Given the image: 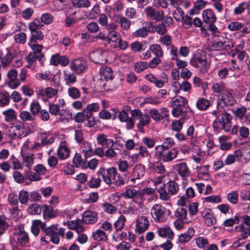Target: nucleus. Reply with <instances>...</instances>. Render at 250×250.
Returning a JSON list of instances; mask_svg holds the SVG:
<instances>
[{
    "label": "nucleus",
    "instance_id": "e433bc0d",
    "mask_svg": "<svg viewBox=\"0 0 250 250\" xmlns=\"http://www.w3.org/2000/svg\"><path fill=\"white\" fill-rule=\"evenodd\" d=\"M59 115L61 122H68L72 118V114L68 110L62 109L60 110Z\"/></svg>",
    "mask_w": 250,
    "mask_h": 250
},
{
    "label": "nucleus",
    "instance_id": "bf43d9fd",
    "mask_svg": "<svg viewBox=\"0 0 250 250\" xmlns=\"http://www.w3.org/2000/svg\"><path fill=\"white\" fill-rule=\"evenodd\" d=\"M173 18L177 21H180L182 19H184V12L183 9L180 7H177L173 13Z\"/></svg>",
    "mask_w": 250,
    "mask_h": 250
},
{
    "label": "nucleus",
    "instance_id": "c9c22d12",
    "mask_svg": "<svg viewBox=\"0 0 250 250\" xmlns=\"http://www.w3.org/2000/svg\"><path fill=\"white\" fill-rule=\"evenodd\" d=\"M70 150L66 146H60L57 151V154L59 158L62 159H66L69 155Z\"/></svg>",
    "mask_w": 250,
    "mask_h": 250
},
{
    "label": "nucleus",
    "instance_id": "20e7f679",
    "mask_svg": "<svg viewBox=\"0 0 250 250\" xmlns=\"http://www.w3.org/2000/svg\"><path fill=\"white\" fill-rule=\"evenodd\" d=\"M179 190L178 185L174 181H171L158 189L160 197L162 200H167L171 195L176 194Z\"/></svg>",
    "mask_w": 250,
    "mask_h": 250
},
{
    "label": "nucleus",
    "instance_id": "7c9ffc66",
    "mask_svg": "<svg viewBox=\"0 0 250 250\" xmlns=\"http://www.w3.org/2000/svg\"><path fill=\"white\" fill-rule=\"evenodd\" d=\"M92 237L95 240L98 241H105L107 239V236L105 232L98 229L95 232L93 233Z\"/></svg>",
    "mask_w": 250,
    "mask_h": 250
},
{
    "label": "nucleus",
    "instance_id": "052dcab7",
    "mask_svg": "<svg viewBox=\"0 0 250 250\" xmlns=\"http://www.w3.org/2000/svg\"><path fill=\"white\" fill-rule=\"evenodd\" d=\"M119 20L121 27L123 29L127 30L129 28L131 24V21L121 16L119 17Z\"/></svg>",
    "mask_w": 250,
    "mask_h": 250
},
{
    "label": "nucleus",
    "instance_id": "473e14b6",
    "mask_svg": "<svg viewBox=\"0 0 250 250\" xmlns=\"http://www.w3.org/2000/svg\"><path fill=\"white\" fill-rule=\"evenodd\" d=\"M145 173L144 167L142 165H136L133 169V175L137 179L143 177Z\"/></svg>",
    "mask_w": 250,
    "mask_h": 250
},
{
    "label": "nucleus",
    "instance_id": "8fccbe9b",
    "mask_svg": "<svg viewBox=\"0 0 250 250\" xmlns=\"http://www.w3.org/2000/svg\"><path fill=\"white\" fill-rule=\"evenodd\" d=\"M58 90L51 87H47L45 89V101L47 99L51 98L55 96L58 93Z\"/></svg>",
    "mask_w": 250,
    "mask_h": 250
},
{
    "label": "nucleus",
    "instance_id": "3c124183",
    "mask_svg": "<svg viewBox=\"0 0 250 250\" xmlns=\"http://www.w3.org/2000/svg\"><path fill=\"white\" fill-rule=\"evenodd\" d=\"M174 144V140L171 138H167L162 145L157 146H160V150L168 149Z\"/></svg>",
    "mask_w": 250,
    "mask_h": 250
},
{
    "label": "nucleus",
    "instance_id": "774afa93",
    "mask_svg": "<svg viewBox=\"0 0 250 250\" xmlns=\"http://www.w3.org/2000/svg\"><path fill=\"white\" fill-rule=\"evenodd\" d=\"M248 6V3L245 2H241L234 9V13L237 15H240L244 12Z\"/></svg>",
    "mask_w": 250,
    "mask_h": 250
},
{
    "label": "nucleus",
    "instance_id": "4468645a",
    "mask_svg": "<svg viewBox=\"0 0 250 250\" xmlns=\"http://www.w3.org/2000/svg\"><path fill=\"white\" fill-rule=\"evenodd\" d=\"M98 219V213L94 211L87 210L83 214V221L85 224H92L96 223Z\"/></svg>",
    "mask_w": 250,
    "mask_h": 250
},
{
    "label": "nucleus",
    "instance_id": "58836bf2",
    "mask_svg": "<svg viewBox=\"0 0 250 250\" xmlns=\"http://www.w3.org/2000/svg\"><path fill=\"white\" fill-rule=\"evenodd\" d=\"M19 116L23 122L34 121L36 120V118L27 111H21L20 113Z\"/></svg>",
    "mask_w": 250,
    "mask_h": 250
},
{
    "label": "nucleus",
    "instance_id": "a19ab883",
    "mask_svg": "<svg viewBox=\"0 0 250 250\" xmlns=\"http://www.w3.org/2000/svg\"><path fill=\"white\" fill-rule=\"evenodd\" d=\"M2 114L5 116V120L7 122L16 119L17 117L15 111L12 108L4 111Z\"/></svg>",
    "mask_w": 250,
    "mask_h": 250
},
{
    "label": "nucleus",
    "instance_id": "a878e982",
    "mask_svg": "<svg viewBox=\"0 0 250 250\" xmlns=\"http://www.w3.org/2000/svg\"><path fill=\"white\" fill-rule=\"evenodd\" d=\"M194 234V229L190 228L188 231L179 235V240L181 243H186L189 241Z\"/></svg>",
    "mask_w": 250,
    "mask_h": 250
},
{
    "label": "nucleus",
    "instance_id": "864d4df0",
    "mask_svg": "<svg viewBox=\"0 0 250 250\" xmlns=\"http://www.w3.org/2000/svg\"><path fill=\"white\" fill-rule=\"evenodd\" d=\"M53 16L50 13H48L43 14L41 18V22L45 24H50L53 21Z\"/></svg>",
    "mask_w": 250,
    "mask_h": 250
},
{
    "label": "nucleus",
    "instance_id": "6e6d98bb",
    "mask_svg": "<svg viewBox=\"0 0 250 250\" xmlns=\"http://www.w3.org/2000/svg\"><path fill=\"white\" fill-rule=\"evenodd\" d=\"M42 26L43 24L38 20H36L35 21L31 22L28 24V28L30 31L38 30Z\"/></svg>",
    "mask_w": 250,
    "mask_h": 250
},
{
    "label": "nucleus",
    "instance_id": "1a4fd4ad",
    "mask_svg": "<svg viewBox=\"0 0 250 250\" xmlns=\"http://www.w3.org/2000/svg\"><path fill=\"white\" fill-rule=\"evenodd\" d=\"M146 16L153 20L161 21L164 19V11H156L151 6H147L145 10Z\"/></svg>",
    "mask_w": 250,
    "mask_h": 250
},
{
    "label": "nucleus",
    "instance_id": "ea45409f",
    "mask_svg": "<svg viewBox=\"0 0 250 250\" xmlns=\"http://www.w3.org/2000/svg\"><path fill=\"white\" fill-rule=\"evenodd\" d=\"M150 122V116L147 114H142L139 119V122L137 124V127L140 128L148 125Z\"/></svg>",
    "mask_w": 250,
    "mask_h": 250
},
{
    "label": "nucleus",
    "instance_id": "4be33fe9",
    "mask_svg": "<svg viewBox=\"0 0 250 250\" xmlns=\"http://www.w3.org/2000/svg\"><path fill=\"white\" fill-rule=\"evenodd\" d=\"M187 104L188 101L186 99L181 96H178L176 97L173 98L170 102L171 106L181 108H183L185 105Z\"/></svg>",
    "mask_w": 250,
    "mask_h": 250
},
{
    "label": "nucleus",
    "instance_id": "79ce46f5",
    "mask_svg": "<svg viewBox=\"0 0 250 250\" xmlns=\"http://www.w3.org/2000/svg\"><path fill=\"white\" fill-rule=\"evenodd\" d=\"M6 218L4 215L0 216V236L5 232V230L9 227L8 222L6 221Z\"/></svg>",
    "mask_w": 250,
    "mask_h": 250
},
{
    "label": "nucleus",
    "instance_id": "5fc2aeb1",
    "mask_svg": "<svg viewBox=\"0 0 250 250\" xmlns=\"http://www.w3.org/2000/svg\"><path fill=\"white\" fill-rule=\"evenodd\" d=\"M97 141L98 144L103 146L106 145V147H108L110 145V143H108L106 135L104 134H99L97 136Z\"/></svg>",
    "mask_w": 250,
    "mask_h": 250
},
{
    "label": "nucleus",
    "instance_id": "2f4dec72",
    "mask_svg": "<svg viewBox=\"0 0 250 250\" xmlns=\"http://www.w3.org/2000/svg\"><path fill=\"white\" fill-rule=\"evenodd\" d=\"M146 44V42L144 41L139 42L136 41L133 42L130 44L131 49L134 52H141L146 49V46H145Z\"/></svg>",
    "mask_w": 250,
    "mask_h": 250
},
{
    "label": "nucleus",
    "instance_id": "9d476101",
    "mask_svg": "<svg viewBox=\"0 0 250 250\" xmlns=\"http://www.w3.org/2000/svg\"><path fill=\"white\" fill-rule=\"evenodd\" d=\"M70 67L76 73H81L83 72L86 68V62L82 58H78L71 62Z\"/></svg>",
    "mask_w": 250,
    "mask_h": 250
},
{
    "label": "nucleus",
    "instance_id": "b1692460",
    "mask_svg": "<svg viewBox=\"0 0 250 250\" xmlns=\"http://www.w3.org/2000/svg\"><path fill=\"white\" fill-rule=\"evenodd\" d=\"M99 108V104L97 103L88 104L87 106L83 109L84 112L86 113V117H90L93 115V112L98 111Z\"/></svg>",
    "mask_w": 250,
    "mask_h": 250
},
{
    "label": "nucleus",
    "instance_id": "49530a36",
    "mask_svg": "<svg viewBox=\"0 0 250 250\" xmlns=\"http://www.w3.org/2000/svg\"><path fill=\"white\" fill-rule=\"evenodd\" d=\"M41 110V106L39 103L33 101L30 104V111L32 115L35 117L38 115Z\"/></svg>",
    "mask_w": 250,
    "mask_h": 250
},
{
    "label": "nucleus",
    "instance_id": "cd10ccee",
    "mask_svg": "<svg viewBox=\"0 0 250 250\" xmlns=\"http://www.w3.org/2000/svg\"><path fill=\"white\" fill-rule=\"evenodd\" d=\"M64 81L67 85L74 83L76 81V76L74 73L70 72L67 70L64 71Z\"/></svg>",
    "mask_w": 250,
    "mask_h": 250
},
{
    "label": "nucleus",
    "instance_id": "37998d69",
    "mask_svg": "<svg viewBox=\"0 0 250 250\" xmlns=\"http://www.w3.org/2000/svg\"><path fill=\"white\" fill-rule=\"evenodd\" d=\"M10 97L8 93H0V107L7 105L10 102Z\"/></svg>",
    "mask_w": 250,
    "mask_h": 250
},
{
    "label": "nucleus",
    "instance_id": "7ed1b4c3",
    "mask_svg": "<svg viewBox=\"0 0 250 250\" xmlns=\"http://www.w3.org/2000/svg\"><path fill=\"white\" fill-rule=\"evenodd\" d=\"M58 224H55L49 227H47L46 224L43 230L44 235H42L41 240V241L48 244L49 241H51L55 244H58L60 242V237L57 235V230Z\"/></svg>",
    "mask_w": 250,
    "mask_h": 250
},
{
    "label": "nucleus",
    "instance_id": "ddd939ff",
    "mask_svg": "<svg viewBox=\"0 0 250 250\" xmlns=\"http://www.w3.org/2000/svg\"><path fill=\"white\" fill-rule=\"evenodd\" d=\"M42 208H44L42 210V215L45 220H49L58 216L57 210L54 209L52 206L45 205Z\"/></svg>",
    "mask_w": 250,
    "mask_h": 250
},
{
    "label": "nucleus",
    "instance_id": "f704fd0d",
    "mask_svg": "<svg viewBox=\"0 0 250 250\" xmlns=\"http://www.w3.org/2000/svg\"><path fill=\"white\" fill-rule=\"evenodd\" d=\"M31 36L29 42H36L37 40L41 41L43 39L44 36L40 30L30 31Z\"/></svg>",
    "mask_w": 250,
    "mask_h": 250
},
{
    "label": "nucleus",
    "instance_id": "0e129e2a",
    "mask_svg": "<svg viewBox=\"0 0 250 250\" xmlns=\"http://www.w3.org/2000/svg\"><path fill=\"white\" fill-rule=\"evenodd\" d=\"M29 193L25 190H21L19 193V200L21 204H26L27 200L29 199Z\"/></svg>",
    "mask_w": 250,
    "mask_h": 250
},
{
    "label": "nucleus",
    "instance_id": "0eeeda50",
    "mask_svg": "<svg viewBox=\"0 0 250 250\" xmlns=\"http://www.w3.org/2000/svg\"><path fill=\"white\" fill-rule=\"evenodd\" d=\"M236 103L235 100L232 96L231 93L228 91H225L222 92L221 98L217 102V110L223 109L225 106H232Z\"/></svg>",
    "mask_w": 250,
    "mask_h": 250
},
{
    "label": "nucleus",
    "instance_id": "4c0bfd02",
    "mask_svg": "<svg viewBox=\"0 0 250 250\" xmlns=\"http://www.w3.org/2000/svg\"><path fill=\"white\" fill-rule=\"evenodd\" d=\"M73 5L79 8H88L91 5V2L89 0H74Z\"/></svg>",
    "mask_w": 250,
    "mask_h": 250
},
{
    "label": "nucleus",
    "instance_id": "f257e3e1",
    "mask_svg": "<svg viewBox=\"0 0 250 250\" xmlns=\"http://www.w3.org/2000/svg\"><path fill=\"white\" fill-rule=\"evenodd\" d=\"M217 110L213 111L212 113L216 117L213 123V129L216 131L220 129H223L226 132L230 131L232 116L221 108Z\"/></svg>",
    "mask_w": 250,
    "mask_h": 250
},
{
    "label": "nucleus",
    "instance_id": "6ab92c4d",
    "mask_svg": "<svg viewBox=\"0 0 250 250\" xmlns=\"http://www.w3.org/2000/svg\"><path fill=\"white\" fill-rule=\"evenodd\" d=\"M175 167L178 174L183 179H186L189 176L190 172L185 162L177 164L175 165Z\"/></svg>",
    "mask_w": 250,
    "mask_h": 250
},
{
    "label": "nucleus",
    "instance_id": "412c9836",
    "mask_svg": "<svg viewBox=\"0 0 250 250\" xmlns=\"http://www.w3.org/2000/svg\"><path fill=\"white\" fill-rule=\"evenodd\" d=\"M45 223L42 222L40 220H34L32 221V224L31 228V232L35 236H37L40 232V229L43 232V229H44Z\"/></svg>",
    "mask_w": 250,
    "mask_h": 250
},
{
    "label": "nucleus",
    "instance_id": "9b49d317",
    "mask_svg": "<svg viewBox=\"0 0 250 250\" xmlns=\"http://www.w3.org/2000/svg\"><path fill=\"white\" fill-rule=\"evenodd\" d=\"M165 209V208L160 205L155 204L153 205L151 213L155 221L158 222L162 221Z\"/></svg>",
    "mask_w": 250,
    "mask_h": 250
},
{
    "label": "nucleus",
    "instance_id": "dca6fc26",
    "mask_svg": "<svg viewBox=\"0 0 250 250\" xmlns=\"http://www.w3.org/2000/svg\"><path fill=\"white\" fill-rule=\"evenodd\" d=\"M149 222L146 217L141 216L137 221L135 231L139 234L145 232L148 228Z\"/></svg>",
    "mask_w": 250,
    "mask_h": 250
},
{
    "label": "nucleus",
    "instance_id": "a211bd4d",
    "mask_svg": "<svg viewBox=\"0 0 250 250\" xmlns=\"http://www.w3.org/2000/svg\"><path fill=\"white\" fill-rule=\"evenodd\" d=\"M18 243L21 246H25L29 243L27 233L24 230L20 229L15 235Z\"/></svg>",
    "mask_w": 250,
    "mask_h": 250
},
{
    "label": "nucleus",
    "instance_id": "72a5a7b5",
    "mask_svg": "<svg viewBox=\"0 0 250 250\" xmlns=\"http://www.w3.org/2000/svg\"><path fill=\"white\" fill-rule=\"evenodd\" d=\"M149 50L157 57H162L163 51L161 46L157 44H153L149 46Z\"/></svg>",
    "mask_w": 250,
    "mask_h": 250
},
{
    "label": "nucleus",
    "instance_id": "13d9d810",
    "mask_svg": "<svg viewBox=\"0 0 250 250\" xmlns=\"http://www.w3.org/2000/svg\"><path fill=\"white\" fill-rule=\"evenodd\" d=\"M228 200L232 204H236L238 200V193L236 191H233L228 194Z\"/></svg>",
    "mask_w": 250,
    "mask_h": 250
},
{
    "label": "nucleus",
    "instance_id": "bb28decb",
    "mask_svg": "<svg viewBox=\"0 0 250 250\" xmlns=\"http://www.w3.org/2000/svg\"><path fill=\"white\" fill-rule=\"evenodd\" d=\"M219 39L222 42L223 50L229 51L234 46L233 42L229 38L222 37Z\"/></svg>",
    "mask_w": 250,
    "mask_h": 250
},
{
    "label": "nucleus",
    "instance_id": "f03ea898",
    "mask_svg": "<svg viewBox=\"0 0 250 250\" xmlns=\"http://www.w3.org/2000/svg\"><path fill=\"white\" fill-rule=\"evenodd\" d=\"M97 175H101L104 182L107 185L113 183L116 186H121L125 184L123 178L118 173L117 169L114 167L107 169L100 168L97 172Z\"/></svg>",
    "mask_w": 250,
    "mask_h": 250
},
{
    "label": "nucleus",
    "instance_id": "4d7b16f0",
    "mask_svg": "<svg viewBox=\"0 0 250 250\" xmlns=\"http://www.w3.org/2000/svg\"><path fill=\"white\" fill-rule=\"evenodd\" d=\"M149 114H150L152 118L156 122H159L161 120L165 119L163 116H162V115L160 114L158 110L156 109H151L149 111Z\"/></svg>",
    "mask_w": 250,
    "mask_h": 250
},
{
    "label": "nucleus",
    "instance_id": "c03bdc74",
    "mask_svg": "<svg viewBox=\"0 0 250 250\" xmlns=\"http://www.w3.org/2000/svg\"><path fill=\"white\" fill-rule=\"evenodd\" d=\"M187 211L183 208H178L175 212V216L179 220L183 221L187 218Z\"/></svg>",
    "mask_w": 250,
    "mask_h": 250
},
{
    "label": "nucleus",
    "instance_id": "69168bd1",
    "mask_svg": "<svg viewBox=\"0 0 250 250\" xmlns=\"http://www.w3.org/2000/svg\"><path fill=\"white\" fill-rule=\"evenodd\" d=\"M153 166V169L155 171L159 174H164L166 172L164 165L160 162L154 163Z\"/></svg>",
    "mask_w": 250,
    "mask_h": 250
},
{
    "label": "nucleus",
    "instance_id": "6e6552de",
    "mask_svg": "<svg viewBox=\"0 0 250 250\" xmlns=\"http://www.w3.org/2000/svg\"><path fill=\"white\" fill-rule=\"evenodd\" d=\"M144 25L145 26L137 29L133 33V36L135 37L146 38L147 36L148 32H155V30H153V24L152 22H145Z\"/></svg>",
    "mask_w": 250,
    "mask_h": 250
},
{
    "label": "nucleus",
    "instance_id": "2eb2a0df",
    "mask_svg": "<svg viewBox=\"0 0 250 250\" xmlns=\"http://www.w3.org/2000/svg\"><path fill=\"white\" fill-rule=\"evenodd\" d=\"M29 46L31 48L32 50V53H35L37 57V60L39 61L41 63H42L44 55L42 52V50L43 48V45L39 44L36 42H29Z\"/></svg>",
    "mask_w": 250,
    "mask_h": 250
},
{
    "label": "nucleus",
    "instance_id": "680f3d73",
    "mask_svg": "<svg viewBox=\"0 0 250 250\" xmlns=\"http://www.w3.org/2000/svg\"><path fill=\"white\" fill-rule=\"evenodd\" d=\"M148 67V63L145 62H139L135 63V69L138 73L141 72Z\"/></svg>",
    "mask_w": 250,
    "mask_h": 250
},
{
    "label": "nucleus",
    "instance_id": "c756f323",
    "mask_svg": "<svg viewBox=\"0 0 250 250\" xmlns=\"http://www.w3.org/2000/svg\"><path fill=\"white\" fill-rule=\"evenodd\" d=\"M100 74L103 76L106 81L113 79V71L111 68L107 66H103L100 70Z\"/></svg>",
    "mask_w": 250,
    "mask_h": 250
},
{
    "label": "nucleus",
    "instance_id": "e2e57ef3",
    "mask_svg": "<svg viewBox=\"0 0 250 250\" xmlns=\"http://www.w3.org/2000/svg\"><path fill=\"white\" fill-rule=\"evenodd\" d=\"M239 222V217L235 215L234 218H229L224 221L223 225L225 227H232L234 224H238Z\"/></svg>",
    "mask_w": 250,
    "mask_h": 250
},
{
    "label": "nucleus",
    "instance_id": "39448f33",
    "mask_svg": "<svg viewBox=\"0 0 250 250\" xmlns=\"http://www.w3.org/2000/svg\"><path fill=\"white\" fill-rule=\"evenodd\" d=\"M189 63L195 68H200V71L202 74L207 73L208 66L207 64V59L205 52L202 54L196 53L190 59Z\"/></svg>",
    "mask_w": 250,
    "mask_h": 250
},
{
    "label": "nucleus",
    "instance_id": "f3484780",
    "mask_svg": "<svg viewBox=\"0 0 250 250\" xmlns=\"http://www.w3.org/2000/svg\"><path fill=\"white\" fill-rule=\"evenodd\" d=\"M201 215L204 219L205 223L208 226H212L216 223V219L211 213L210 209L208 208L205 209L201 213Z\"/></svg>",
    "mask_w": 250,
    "mask_h": 250
},
{
    "label": "nucleus",
    "instance_id": "09e8293b",
    "mask_svg": "<svg viewBox=\"0 0 250 250\" xmlns=\"http://www.w3.org/2000/svg\"><path fill=\"white\" fill-rule=\"evenodd\" d=\"M125 218L124 215H121L114 223V228L117 231L121 230L124 227Z\"/></svg>",
    "mask_w": 250,
    "mask_h": 250
},
{
    "label": "nucleus",
    "instance_id": "338daca9",
    "mask_svg": "<svg viewBox=\"0 0 250 250\" xmlns=\"http://www.w3.org/2000/svg\"><path fill=\"white\" fill-rule=\"evenodd\" d=\"M68 93L72 98L76 99L80 97V92L79 89L75 87H72L68 89Z\"/></svg>",
    "mask_w": 250,
    "mask_h": 250
},
{
    "label": "nucleus",
    "instance_id": "de8ad7c7",
    "mask_svg": "<svg viewBox=\"0 0 250 250\" xmlns=\"http://www.w3.org/2000/svg\"><path fill=\"white\" fill-rule=\"evenodd\" d=\"M15 54L12 52L7 51L6 54L2 57L1 63L3 65L7 66L13 60Z\"/></svg>",
    "mask_w": 250,
    "mask_h": 250
},
{
    "label": "nucleus",
    "instance_id": "a18cd8bd",
    "mask_svg": "<svg viewBox=\"0 0 250 250\" xmlns=\"http://www.w3.org/2000/svg\"><path fill=\"white\" fill-rule=\"evenodd\" d=\"M42 211L40 206L36 203L32 204L28 208V212L30 214H40Z\"/></svg>",
    "mask_w": 250,
    "mask_h": 250
},
{
    "label": "nucleus",
    "instance_id": "603ef678",
    "mask_svg": "<svg viewBox=\"0 0 250 250\" xmlns=\"http://www.w3.org/2000/svg\"><path fill=\"white\" fill-rule=\"evenodd\" d=\"M37 57L35 53L30 52L26 57V61L29 64H31L32 69H34L36 66V60H37Z\"/></svg>",
    "mask_w": 250,
    "mask_h": 250
},
{
    "label": "nucleus",
    "instance_id": "aec40b11",
    "mask_svg": "<svg viewBox=\"0 0 250 250\" xmlns=\"http://www.w3.org/2000/svg\"><path fill=\"white\" fill-rule=\"evenodd\" d=\"M228 28L231 31L241 30L240 36H243L245 34L248 33L247 28L245 27L244 24L238 21H234L230 23L228 26Z\"/></svg>",
    "mask_w": 250,
    "mask_h": 250
},
{
    "label": "nucleus",
    "instance_id": "5701e85b",
    "mask_svg": "<svg viewBox=\"0 0 250 250\" xmlns=\"http://www.w3.org/2000/svg\"><path fill=\"white\" fill-rule=\"evenodd\" d=\"M202 16L206 23H214L216 21V18L211 9L204 10L202 13Z\"/></svg>",
    "mask_w": 250,
    "mask_h": 250
},
{
    "label": "nucleus",
    "instance_id": "c85d7f7f",
    "mask_svg": "<svg viewBox=\"0 0 250 250\" xmlns=\"http://www.w3.org/2000/svg\"><path fill=\"white\" fill-rule=\"evenodd\" d=\"M196 107L200 110H206L210 105V101L204 98H199L196 103Z\"/></svg>",
    "mask_w": 250,
    "mask_h": 250
},
{
    "label": "nucleus",
    "instance_id": "393cba45",
    "mask_svg": "<svg viewBox=\"0 0 250 250\" xmlns=\"http://www.w3.org/2000/svg\"><path fill=\"white\" fill-rule=\"evenodd\" d=\"M158 232L159 235L162 237L172 239L174 237V233L169 227L159 229Z\"/></svg>",
    "mask_w": 250,
    "mask_h": 250
},
{
    "label": "nucleus",
    "instance_id": "423d86ee",
    "mask_svg": "<svg viewBox=\"0 0 250 250\" xmlns=\"http://www.w3.org/2000/svg\"><path fill=\"white\" fill-rule=\"evenodd\" d=\"M155 154L158 157V159L163 162L172 161L177 157L178 154V151L176 149L160 150V146H155Z\"/></svg>",
    "mask_w": 250,
    "mask_h": 250
},
{
    "label": "nucleus",
    "instance_id": "f8f14e48",
    "mask_svg": "<svg viewBox=\"0 0 250 250\" xmlns=\"http://www.w3.org/2000/svg\"><path fill=\"white\" fill-rule=\"evenodd\" d=\"M18 75V71L15 69H12L7 73V76L9 80L8 84L13 89H15L20 84V80L17 78Z\"/></svg>",
    "mask_w": 250,
    "mask_h": 250
}]
</instances>
